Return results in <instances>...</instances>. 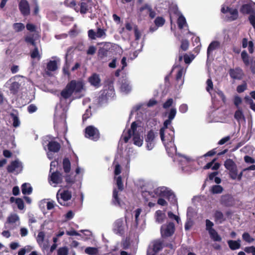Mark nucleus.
Wrapping results in <instances>:
<instances>
[{
    "label": "nucleus",
    "mask_w": 255,
    "mask_h": 255,
    "mask_svg": "<svg viewBox=\"0 0 255 255\" xmlns=\"http://www.w3.org/2000/svg\"><path fill=\"white\" fill-rule=\"evenodd\" d=\"M84 89V84L82 80H72L62 91L61 96H69L73 94H77L82 91Z\"/></svg>",
    "instance_id": "obj_1"
},
{
    "label": "nucleus",
    "mask_w": 255,
    "mask_h": 255,
    "mask_svg": "<svg viewBox=\"0 0 255 255\" xmlns=\"http://www.w3.org/2000/svg\"><path fill=\"white\" fill-rule=\"evenodd\" d=\"M54 127L55 129L60 132L67 131L66 115L65 113H63L59 118L55 119Z\"/></svg>",
    "instance_id": "obj_2"
},
{
    "label": "nucleus",
    "mask_w": 255,
    "mask_h": 255,
    "mask_svg": "<svg viewBox=\"0 0 255 255\" xmlns=\"http://www.w3.org/2000/svg\"><path fill=\"white\" fill-rule=\"evenodd\" d=\"M175 225L173 222H169L163 224L160 228V233L162 238H167L172 236L175 232Z\"/></svg>",
    "instance_id": "obj_3"
},
{
    "label": "nucleus",
    "mask_w": 255,
    "mask_h": 255,
    "mask_svg": "<svg viewBox=\"0 0 255 255\" xmlns=\"http://www.w3.org/2000/svg\"><path fill=\"white\" fill-rule=\"evenodd\" d=\"M225 168L229 171L230 177L236 179L237 177V166L235 162L231 159H227L224 162Z\"/></svg>",
    "instance_id": "obj_4"
},
{
    "label": "nucleus",
    "mask_w": 255,
    "mask_h": 255,
    "mask_svg": "<svg viewBox=\"0 0 255 255\" xmlns=\"http://www.w3.org/2000/svg\"><path fill=\"white\" fill-rule=\"evenodd\" d=\"M157 136V133L155 132L153 130H149L145 136V141L146 142V147L148 150H151L155 146V138Z\"/></svg>",
    "instance_id": "obj_5"
},
{
    "label": "nucleus",
    "mask_w": 255,
    "mask_h": 255,
    "mask_svg": "<svg viewBox=\"0 0 255 255\" xmlns=\"http://www.w3.org/2000/svg\"><path fill=\"white\" fill-rule=\"evenodd\" d=\"M85 137L94 141L98 140L100 138L99 130L93 126L87 127L85 129Z\"/></svg>",
    "instance_id": "obj_6"
},
{
    "label": "nucleus",
    "mask_w": 255,
    "mask_h": 255,
    "mask_svg": "<svg viewBox=\"0 0 255 255\" xmlns=\"http://www.w3.org/2000/svg\"><path fill=\"white\" fill-rule=\"evenodd\" d=\"M221 11L226 14L227 18L230 21L235 20L238 17V11L237 9L230 8L225 5L222 7Z\"/></svg>",
    "instance_id": "obj_7"
},
{
    "label": "nucleus",
    "mask_w": 255,
    "mask_h": 255,
    "mask_svg": "<svg viewBox=\"0 0 255 255\" xmlns=\"http://www.w3.org/2000/svg\"><path fill=\"white\" fill-rule=\"evenodd\" d=\"M153 193L157 196L169 199L171 197H175L174 194L167 188L162 186L158 187L153 190Z\"/></svg>",
    "instance_id": "obj_8"
},
{
    "label": "nucleus",
    "mask_w": 255,
    "mask_h": 255,
    "mask_svg": "<svg viewBox=\"0 0 255 255\" xmlns=\"http://www.w3.org/2000/svg\"><path fill=\"white\" fill-rule=\"evenodd\" d=\"M94 5V0H82L80 2V11L82 14L92 11Z\"/></svg>",
    "instance_id": "obj_9"
},
{
    "label": "nucleus",
    "mask_w": 255,
    "mask_h": 255,
    "mask_svg": "<svg viewBox=\"0 0 255 255\" xmlns=\"http://www.w3.org/2000/svg\"><path fill=\"white\" fill-rule=\"evenodd\" d=\"M59 192V191H58ZM59 192L57 194V199L58 203L62 205L66 206L67 204H66V202L70 200L72 198V193L68 190H64L60 194V197H59Z\"/></svg>",
    "instance_id": "obj_10"
},
{
    "label": "nucleus",
    "mask_w": 255,
    "mask_h": 255,
    "mask_svg": "<svg viewBox=\"0 0 255 255\" xmlns=\"http://www.w3.org/2000/svg\"><path fill=\"white\" fill-rule=\"evenodd\" d=\"M88 36L91 39L105 38L106 36V30L98 28L97 32H95L93 29H90L88 31Z\"/></svg>",
    "instance_id": "obj_11"
},
{
    "label": "nucleus",
    "mask_w": 255,
    "mask_h": 255,
    "mask_svg": "<svg viewBox=\"0 0 255 255\" xmlns=\"http://www.w3.org/2000/svg\"><path fill=\"white\" fill-rule=\"evenodd\" d=\"M114 231L118 235L123 236L125 234V225L124 220L122 218L117 220L114 223Z\"/></svg>",
    "instance_id": "obj_12"
},
{
    "label": "nucleus",
    "mask_w": 255,
    "mask_h": 255,
    "mask_svg": "<svg viewBox=\"0 0 255 255\" xmlns=\"http://www.w3.org/2000/svg\"><path fill=\"white\" fill-rule=\"evenodd\" d=\"M137 128V124L136 122H133L131 123L130 128L128 129L127 132L125 135L123 134L121 138H123L124 142H128L129 139L131 137L132 134L134 133H137L136 129Z\"/></svg>",
    "instance_id": "obj_13"
},
{
    "label": "nucleus",
    "mask_w": 255,
    "mask_h": 255,
    "mask_svg": "<svg viewBox=\"0 0 255 255\" xmlns=\"http://www.w3.org/2000/svg\"><path fill=\"white\" fill-rule=\"evenodd\" d=\"M221 204L226 207H231L235 204L233 197L230 194L223 195L220 200Z\"/></svg>",
    "instance_id": "obj_14"
},
{
    "label": "nucleus",
    "mask_w": 255,
    "mask_h": 255,
    "mask_svg": "<svg viewBox=\"0 0 255 255\" xmlns=\"http://www.w3.org/2000/svg\"><path fill=\"white\" fill-rule=\"evenodd\" d=\"M255 3L252 1L244 4L240 9V11L244 14L252 13L255 12Z\"/></svg>",
    "instance_id": "obj_15"
},
{
    "label": "nucleus",
    "mask_w": 255,
    "mask_h": 255,
    "mask_svg": "<svg viewBox=\"0 0 255 255\" xmlns=\"http://www.w3.org/2000/svg\"><path fill=\"white\" fill-rule=\"evenodd\" d=\"M62 180V175L58 171L53 172L49 177V182L51 181L53 183L56 184L61 183Z\"/></svg>",
    "instance_id": "obj_16"
},
{
    "label": "nucleus",
    "mask_w": 255,
    "mask_h": 255,
    "mask_svg": "<svg viewBox=\"0 0 255 255\" xmlns=\"http://www.w3.org/2000/svg\"><path fill=\"white\" fill-rule=\"evenodd\" d=\"M19 8L24 16L28 15L30 13V7L28 2L25 0H21L19 3Z\"/></svg>",
    "instance_id": "obj_17"
},
{
    "label": "nucleus",
    "mask_w": 255,
    "mask_h": 255,
    "mask_svg": "<svg viewBox=\"0 0 255 255\" xmlns=\"http://www.w3.org/2000/svg\"><path fill=\"white\" fill-rule=\"evenodd\" d=\"M5 86L10 90L11 94L15 95L16 94V79L15 76L8 80L5 84Z\"/></svg>",
    "instance_id": "obj_18"
},
{
    "label": "nucleus",
    "mask_w": 255,
    "mask_h": 255,
    "mask_svg": "<svg viewBox=\"0 0 255 255\" xmlns=\"http://www.w3.org/2000/svg\"><path fill=\"white\" fill-rule=\"evenodd\" d=\"M71 97H60L59 105L64 111L68 107L72 100L75 99V98H71Z\"/></svg>",
    "instance_id": "obj_19"
},
{
    "label": "nucleus",
    "mask_w": 255,
    "mask_h": 255,
    "mask_svg": "<svg viewBox=\"0 0 255 255\" xmlns=\"http://www.w3.org/2000/svg\"><path fill=\"white\" fill-rule=\"evenodd\" d=\"M220 46V43L218 41H212L207 49V57L209 58L212 55L214 51L218 49Z\"/></svg>",
    "instance_id": "obj_20"
},
{
    "label": "nucleus",
    "mask_w": 255,
    "mask_h": 255,
    "mask_svg": "<svg viewBox=\"0 0 255 255\" xmlns=\"http://www.w3.org/2000/svg\"><path fill=\"white\" fill-rule=\"evenodd\" d=\"M119 191L117 188L113 189L112 203L115 206L121 207L122 206V200L119 197Z\"/></svg>",
    "instance_id": "obj_21"
},
{
    "label": "nucleus",
    "mask_w": 255,
    "mask_h": 255,
    "mask_svg": "<svg viewBox=\"0 0 255 255\" xmlns=\"http://www.w3.org/2000/svg\"><path fill=\"white\" fill-rule=\"evenodd\" d=\"M88 81L91 85L99 87L101 85V79L99 75L96 73L92 74L89 78Z\"/></svg>",
    "instance_id": "obj_22"
},
{
    "label": "nucleus",
    "mask_w": 255,
    "mask_h": 255,
    "mask_svg": "<svg viewBox=\"0 0 255 255\" xmlns=\"http://www.w3.org/2000/svg\"><path fill=\"white\" fill-rule=\"evenodd\" d=\"M169 132L167 135L164 134V140L162 141L164 145L171 143L174 141V131L173 127L169 128Z\"/></svg>",
    "instance_id": "obj_23"
},
{
    "label": "nucleus",
    "mask_w": 255,
    "mask_h": 255,
    "mask_svg": "<svg viewBox=\"0 0 255 255\" xmlns=\"http://www.w3.org/2000/svg\"><path fill=\"white\" fill-rule=\"evenodd\" d=\"M48 149L50 151L58 152L61 148L60 144L55 141H50L47 144Z\"/></svg>",
    "instance_id": "obj_24"
},
{
    "label": "nucleus",
    "mask_w": 255,
    "mask_h": 255,
    "mask_svg": "<svg viewBox=\"0 0 255 255\" xmlns=\"http://www.w3.org/2000/svg\"><path fill=\"white\" fill-rule=\"evenodd\" d=\"M230 75L233 79H241L242 78L243 73L241 69L236 68L230 70Z\"/></svg>",
    "instance_id": "obj_25"
},
{
    "label": "nucleus",
    "mask_w": 255,
    "mask_h": 255,
    "mask_svg": "<svg viewBox=\"0 0 255 255\" xmlns=\"http://www.w3.org/2000/svg\"><path fill=\"white\" fill-rule=\"evenodd\" d=\"M65 180L66 183V185L65 186V188L67 189L70 188L75 183L76 179L74 176H72L70 174L66 175L64 176Z\"/></svg>",
    "instance_id": "obj_26"
},
{
    "label": "nucleus",
    "mask_w": 255,
    "mask_h": 255,
    "mask_svg": "<svg viewBox=\"0 0 255 255\" xmlns=\"http://www.w3.org/2000/svg\"><path fill=\"white\" fill-rule=\"evenodd\" d=\"M228 246L231 250L234 251L241 248V240L238 239L237 241L229 240L227 242Z\"/></svg>",
    "instance_id": "obj_27"
},
{
    "label": "nucleus",
    "mask_w": 255,
    "mask_h": 255,
    "mask_svg": "<svg viewBox=\"0 0 255 255\" xmlns=\"http://www.w3.org/2000/svg\"><path fill=\"white\" fill-rule=\"evenodd\" d=\"M21 191L23 195H29L32 192V188L30 184L24 183L21 186Z\"/></svg>",
    "instance_id": "obj_28"
},
{
    "label": "nucleus",
    "mask_w": 255,
    "mask_h": 255,
    "mask_svg": "<svg viewBox=\"0 0 255 255\" xmlns=\"http://www.w3.org/2000/svg\"><path fill=\"white\" fill-rule=\"evenodd\" d=\"M132 135L133 144L138 146H141L143 143V140L141 138L139 133H134Z\"/></svg>",
    "instance_id": "obj_29"
},
{
    "label": "nucleus",
    "mask_w": 255,
    "mask_h": 255,
    "mask_svg": "<svg viewBox=\"0 0 255 255\" xmlns=\"http://www.w3.org/2000/svg\"><path fill=\"white\" fill-rule=\"evenodd\" d=\"M62 165L64 172L69 173L71 170V162L68 158L65 157L63 159Z\"/></svg>",
    "instance_id": "obj_30"
},
{
    "label": "nucleus",
    "mask_w": 255,
    "mask_h": 255,
    "mask_svg": "<svg viewBox=\"0 0 255 255\" xmlns=\"http://www.w3.org/2000/svg\"><path fill=\"white\" fill-rule=\"evenodd\" d=\"M171 120L167 119L164 122L163 126L160 129V135L162 141L164 140L165 130L168 128V126L171 124Z\"/></svg>",
    "instance_id": "obj_31"
},
{
    "label": "nucleus",
    "mask_w": 255,
    "mask_h": 255,
    "mask_svg": "<svg viewBox=\"0 0 255 255\" xmlns=\"http://www.w3.org/2000/svg\"><path fill=\"white\" fill-rule=\"evenodd\" d=\"M155 218L156 222L158 223H161L165 218V214L162 211L157 210L155 212Z\"/></svg>",
    "instance_id": "obj_32"
},
{
    "label": "nucleus",
    "mask_w": 255,
    "mask_h": 255,
    "mask_svg": "<svg viewBox=\"0 0 255 255\" xmlns=\"http://www.w3.org/2000/svg\"><path fill=\"white\" fill-rule=\"evenodd\" d=\"M57 63L55 60H51L47 64V73L49 71H54L57 69Z\"/></svg>",
    "instance_id": "obj_33"
},
{
    "label": "nucleus",
    "mask_w": 255,
    "mask_h": 255,
    "mask_svg": "<svg viewBox=\"0 0 255 255\" xmlns=\"http://www.w3.org/2000/svg\"><path fill=\"white\" fill-rule=\"evenodd\" d=\"M214 217L215 222H219L220 223H222L225 220L223 213L220 211H216Z\"/></svg>",
    "instance_id": "obj_34"
},
{
    "label": "nucleus",
    "mask_w": 255,
    "mask_h": 255,
    "mask_svg": "<svg viewBox=\"0 0 255 255\" xmlns=\"http://www.w3.org/2000/svg\"><path fill=\"white\" fill-rule=\"evenodd\" d=\"M210 238L212 240L215 242H221L222 241V238L218 234L217 232L215 230H212L209 233Z\"/></svg>",
    "instance_id": "obj_35"
},
{
    "label": "nucleus",
    "mask_w": 255,
    "mask_h": 255,
    "mask_svg": "<svg viewBox=\"0 0 255 255\" xmlns=\"http://www.w3.org/2000/svg\"><path fill=\"white\" fill-rule=\"evenodd\" d=\"M235 119L238 121L240 122L243 119H245V116L243 112L242 108H239L235 112L234 114Z\"/></svg>",
    "instance_id": "obj_36"
},
{
    "label": "nucleus",
    "mask_w": 255,
    "mask_h": 255,
    "mask_svg": "<svg viewBox=\"0 0 255 255\" xmlns=\"http://www.w3.org/2000/svg\"><path fill=\"white\" fill-rule=\"evenodd\" d=\"M144 10H145L146 13H149V16L152 18H154L156 15L155 11H153L151 8L148 5H145L140 8V11Z\"/></svg>",
    "instance_id": "obj_37"
},
{
    "label": "nucleus",
    "mask_w": 255,
    "mask_h": 255,
    "mask_svg": "<svg viewBox=\"0 0 255 255\" xmlns=\"http://www.w3.org/2000/svg\"><path fill=\"white\" fill-rule=\"evenodd\" d=\"M185 73V70L183 68H180L177 72L176 75V81L180 86L182 85L184 83L183 80L182 79V77Z\"/></svg>",
    "instance_id": "obj_38"
},
{
    "label": "nucleus",
    "mask_w": 255,
    "mask_h": 255,
    "mask_svg": "<svg viewBox=\"0 0 255 255\" xmlns=\"http://www.w3.org/2000/svg\"><path fill=\"white\" fill-rule=\"evenodd\" d=\"M114 179L116 182L118 190L119 191H122L124 189V185L122 181V177L121 176L115 177Z\"/></svg>",
    "instance_id": "obj_39"
},
{
    "label": "nucleus",
    "mask_w": 255,
    "mask_h": 255,
    "mask_svg": "<svg viewBox=\"0 0 255 255\" xmlns=\"http://www.w3.org/2000/svg\"><path fill=\"white\" fill-rule=\"evenodd\" d=\"M163 248V243L160 241H155L153 243L152 250L158 253Z\"/></svg>",
    "instance_id": "obj_40"
},
{
    "label": "nucleus",
    "mask_w": 255,
    "mask_h": 255,
    "mask_svg": "<svg viewBox=\"0 0 255 255\" xmlns=\"http://www.w3.org/2000/svg\"><path fill=\"white\" fill-rule=\"evenodd\" d=\"M85 253L89 255H97L99 251L98 248L95 247H87L85 250Z\"/></svg>",
    "instance_id": "obj_41"
},
{
    "label": "nucleus",
    "mask_w": 255,
    "mask_h": 255,
    "mask_svg": "<svg viewBox=\"0 0 255 255\" xmlns=\"http://www.w3.org/2000/svg\"><path fill=\"white\" fill-rule=\"evenodd\" d=\"M223 188L221 185H215L212 187L210 192L213 194H220L223 191Z\"/></svg>",
    "instance_id": "obj_42"
},
{
    "label": "nucleus",
    "mask_w": 255,
    "mask_h": 255,
    "mask_svg": "<svg viewBox=\"0 0 255 255\" xmlns=\"http://www.w3.org/2000/svg\"><path fill=\"white\" fill-rule=\"evenodd\" d=\"M242 239L244 241L248 243H252L255 241V239L252 237L248 232H245L242 235Z\"/></svg>",
    "instance_id": "obj_43"
},
{
    "label": "nucleus",
    "mask_w": 255,
    "mask_h": 255,
    "mask_svg": "<svg viewBox=\"0 0 255 255\" xmlns=\"http://www.w3.org/2000/svg\"><path fill=\"white\" fill-rule=\"evenodd\" d=\"M241 56L246 66H249L251 60L249 59L247 52L245 51H243L241 53Z\"/></svg>",
    "instance_id": "obj_44"
},
{
    "label": "nucleus",
    "mask_w": 255,
    "mask_h": 255,
    "mask_svg": "<svg viewBox=\"0 0 255 255\" xmlns=\"http://www.w3.org/2000/svg\"><path fill=\"white\" fill-rule=\"evenodd\" d=\"M65 3L66 5L71 7H74L75 10L76 11H79V8L77 6H76V3L75 0H65Z\"/></svg>",
    "instance_id": "obj_45"
},
{
    "label": "nucleus",
    "mask_w": 255,
    "mask_h": 255,
    "mask_svg": "<svg viewBox=\"0 0 255 255\" xmlns=\"http://www.w3.org/2000/svg\"><path fill=\"white\" fill-rule=\"evenodd\" d=\"M186 24V22L185 17L183 15H180L178 19V25L179 27L182 29Z\"/></svg>",
    "instance_id": "obj_46"
},
{
    "label": "nucleus",
    "mask_w": 255,
    "mask_h": 255,
    "mask_svg": "<svg viewBox=\"0 0 255 255\" xmlns=\"http://www.w3.org/2000/svg\"><path fill=\"white\" fill-rule=\"evenodd\" d=\"M165 23V20L162 17H157L154 20V23L157 27L162 26Z\"/></svg>",
    "instance_id": "obj_47"
},
{
    "label": "nucleus",
    "mask_w": 255,
    "mask_h": 255,
    "mask_svg": "<svg viewBox=\"0 0 255 255\" xmlns=\"http://www.w3.org/2000/svg\"><path fill=\"white\" fill-rule=\"evenodd\" d=\"M6 169L8 173L13 172L16 169V160L12 161L10 164L7 166Z\"/></svg>",
    "instance_id": "obj_48"
},
{
    "label": "nucleus",
    "mask_w": 255,
    "mask_h": 255,
    "mask_svg": "<svg viewBox=\"0 0 255 255\" xmlns=\"http://www.w3.org/2000/svg\"><path fill=\"white\" fill-rule=\"evenodd\" d=\"M68 249L66 247L59 248L57 250V255H68Z\"/></svg>",
    "instance_id": "obj_49"
},
{
    "label": "nucleus",
    "mask_w": 255,
    "mask_h": 255,
    "mask_svg": "<svg viewBox=\"0 0 255 255\" xmlns=\"http://www.w3.org/2000/svg\"><path fill=\"white\" fill-rule=\"evenodd\" d=\"M130 244L129 240L126 239L121 242V247L124 250H127L130 247Z\"/></svg>",
    "instance_id": "obj_50"
},
{
    "label": "nucleus",
    "mask_w": 255,
    "mask_h": 255,
    "mask_svg": "<svg viewBox=\"0 0 255 255\" xmlns=\"http://www.w3.org/2000/svg\"><path fill=\"white\" fill-rule=\"evenodd\" d=\"M45 237V234L43 232H40L37 237V243L40 245L44 241Z\"/></svg>",
    "instance_id": "obj_51"
},
{
    "label": "nucleus",
    "mask_w": 255,
    "mask_h": 255,
    "mask_svg": "<svg viewBox=\"0 0 255 255\" xmlns=\"http://www.w3.org/2000/svg\"><path fill=\"white\" fill-rule=\"evenodd\" d=\"M214 224L210 220L207 219L206 220V229L209 233L212 230H215L213 228Z\"/></svg>",
    "instance_id": "obj_52"
},
{
    "label": "nucleus",
    "mask_w": 255,
    "mask_h": 255,
    "mask_svg": "<svg viewBox=\"0 0 255 255\" xmlns=\"http://www.w3.org/2000/svg\"><path fill=\"white\" fill-rule=\"evenodd\" d=\"M244 251L247 254H252L255 255V246L246 247L244 249Z\"/></svg>",
    "instance_id": "obj_53"
},
{
    "label": "nucleus",
    "mask_w": 255,
    "mask_h": 255,
    "mask_svg": "<svg viewBox=\"0 0 255 255\" xmlns=\"http://www.w3.org/2000/svg\"><path fill=\"white\" fill-rule=\"evenodd\" d=\"M31 57L32 58H37L39 60L40 58V54L37 48H35L31 53Z\"/></svg>",
    "instance_id": "obj_54"
},
{
    "label": "nucleus",
    "mask_w": 255,
    "mask_h": 255,
    "mask_svg": "<svg viewBox=\"0 0 255 255\" xmlns=\"http://www.w3.org/2000/svg\"><path fill=\"white\" fill-rule=\"evenodd\" d=\"M242 100L240 97H235L234 99V104L237 109H239V108H242L240 107V105L242 104Z\"/></svg>",
    "instance_id": "obj_55"
},
{
    "label": "nucleus",
    "mask_w": 255,
    "mask_h": 255,
    "mask_svg": "<svg viewBox=\"0 0 255 255\" xmlns=\"http://www.w3.org/2000/svg\"><path fill=\"white\" fill-rule=\"evenodd\" d=\"M168 217L171 219H174L179 224L180 221V218L174 214L172 212L169 211L167 213Z\"/></svg>",
    "instance_id": "obj_56"
},
{
    "label": "nucleus",
    "mask_w": 255,
    "mask_h": 255,
    "mask_svg": "<svg viewBox=\"0 0 255 255\" xmlns=\"http://www.w3.org/2000/svg\"><path fill=\"white\" fill-rule=\"evenodd\" d=\"M17 208L19 210L24 208V204L23 200L20 198H17Z\"/></svg>",
    "instance_id": "obj_57"
},
{
    "label": "nucleus",
    "mask_w": 255,
    "mask_h": 255,
    "mask_svg": "<svg viewBox=\"0 0 255 255\" xmlns=\"http://www.w3.org/2000/svg\"><path fill=\"white\" fill-rule=\"evenodd\" d=\"M176 114V110L175 108H172L168 114V119L169 120H172L175 117Z\"/></svg>",
    "instance_id": "obj_58"
},
{
    "label": "nucleus",
    "mask_w": 255,
    "mask_h": 255,
    "mask_svg": "<svg viewBox=\"0 0 255 255\" xmlns=\"http://www.w3.org/2000/svg\"><path fill=\"white\" fill-rule=\"evenodd\" d=\"M207 87L206 90L209 93H211V91L213 90V83L210 79H208L206 82Z\"/></svg>",
    "instance_id": "obj_59"
},
{
    "label": "nucleus",
    "mask_w": 255,
    "mask_h": 255,
    "mask_svg": "<svg viewBox=\"0 0 255 255\" xmlns=\"http://www.w3.org/2000/svg\"><path fill=\"white\" fill-rule=\"evenodd\" d=\"M37 110V108L34 104H30L27 107V111L30 114L35 112Z\"/></svg>",
    "instance_id": "obj_60"
},
{
    "label": "nucleus",
    "mask_w": 255,
    "mask_h": 255,
    "mask_svg": "<svg viewBox=\"0 0 255 255\" xmlns=\"http://www.w3.org/2000/svg\"><path fill=\"white\" fill-rule=\"evenodd\" d=\"M134 35L135 37V40H138L141 37V33L138 30L137 26H134L133 28Z\"/></svg>",
    "instance_id": "obj_61"
},
{
    "label": "nucleus",
    "mask_w": 255,
    "mask_h": 255,
    "mask_svg": "<svg viewBox=\"0 0 255 255\" xmlns=\"http://www.w3.org/2000/svg\"><path fill=\"white\" fill-rule=\"evenodd\" d=\"M172 99L169 98L163 104V108L164 109L168 108L172 106Z\"/></svg>",
    "instance_id": "obj_62"
},
{
    "label": "nucleus",
    "mask_w": 255,
    "mask_h": 255,
    "mask_svg": "<svg viewBox=\"0 0 255 255\" xmlns=\"http://www.w3.org/2000/svg\"><path fill=\"white\" fill-rule=\"evenodd\" d=\"M188 109V106L185 104L181 105L179 108V111L181 113H185Z\"/></svg>",
    "instance_id": "obj_63"
},
{
    "label": "nucleus",
    "mask_w": 255,
    "mask_h": 255,
    "mask_svg": "<svg viewBox=\"0 0 255 255\" xmlns=\"http://www.w3.org/2000/svg\"><path fill=\"white\" fill-rule=\"evenodd\" d=\"M249 20L251 24L255 28V12L251 14L249 17Z\"/></svg>",
    "instance_id": "obj_64"
}]
</instances>
